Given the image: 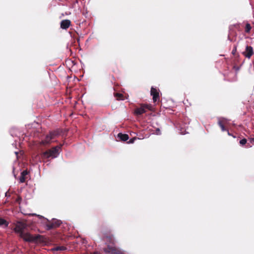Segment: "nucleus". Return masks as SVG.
Here are the masks:
<instances>
[{
    "mask_svg": "<svg viewBox=\"0 0 254 254\" xmlns=\"http://www.w3.org/2000/svg\"><path fill=\"white\" fill-rule=\"evenodd\" d=\"M104 252L111 254H125L124 251L116 248L113 244L108 245L107 248L104 249Z\"/></svg>",
    "mask_w": 254,
    "mask_h": 254,
    "instance_id": "3",
    "label": "nucleus"
},
{
    "mask_svg": "<svg viewBox=\"0 0 254 254\" xmlns=\"http://www.w3.org/2000/svg\"><path fill=\"white\" fill-rule=\"evenodd\" d=\"M150 94L151 95L153 96V100L154 102H156L157 98L159 97V93L157 91V90L152 87L150 91Z\"/></svg>",
    "mask_w": 254,
    "mask_h": 254,
    "instance_id": "8",
    "label": "nucleus"
},
{
    "mask_svg": "<svg viewBox=\"0 0 254 254\" xmlns=\"http://www.w3.org/2000/svg\"><path fill=\"white\" fill-rule=\"evenodd\" d=\"M15 153L16 155H17L18 152H15Z\"/></svg>",
    "mask_w": 254,
    "mask_h": 254,
    "instance_id": "26",
    "label": "nucleus"
},
{
    "mask_svg": "<svg viewBox=\"0 0 254 254\" xmlns=\"http://www.w3.org/2000/svg\"><path fill=\"white\" fill-rule=\"evenodd\" d=\"M251 143H254V138H252L251 139Z\"/></svg>",
    "mask_w": 254,
    "mask_h": 254,
    "instance_id": "22",
    "label": "nucleus"
},
{
    "mask_svg": "<svg viewBox=\"0 0 254 254\" xmlns=\"http://www.w3.org/2000/svg\"><path fill=\"white\" fill-rule=\"evenodd\" d=\"M227 122V120L226 119H224V118H222V120L220 118H219V121H218V125L219 126H220V127H221V129L222 130V131H224L225 130H226L223 124H225Z\"/></svg>",
    "mask_w": 254,
    "mask_h": 254,
    "instance_id": "10",
    "label": "nucleus"
},
{
    "mask_svg": "<svg viewBox=\"0 0 254 254\" xmlns=\"http://www.w3.org/2000/svg\"><path fill=\"white\" fill-rule=\"evenodd\" d=\"M242 54L246 58L250 59L254 54L253 47L247 45L246 47L245 51Z\"/></svg>",
    "mask_w": 254,
    "mask_h": 254,
    "instance_id": "5",
    "label": "nucleus"
},
{
    "mask_svg": "<svg viewBox=\"0 0 254 254\" xmlns=\"http://www.w3.org/2000/svg\"><path fill=\"white\" fill-rule=\"evenodd\" d=\"M155 131L157 135L161 134V131L159 128H156Z\"/></svg>",
    "mask_w": 254,
    "mask_h": 254,
    "instance_id": "19",
    "label": "nucleus"
},
{
    "mask_svg": "<svg viewBox=\"0 0 254 254\" xmlns=\"http://www.w3.org/2000/svg\"><path fill=\"white\" fill-rule=\"evenodd\" d=\"M247 143V139L245 138L242 139L240 141V143L243 145H245Z\"/></svg>",
    "mask_w": 254,
    "mask_h": 254,
    "instance_id": "18",
    "label": "nucleus"
},
{
    "mask_svg": "<svg viewBox=\"0 0 254 254\" xmlns=\"http://www.w3.org/2000/svg\"><path fill=\"white\" fill-rule=\"evenodd\" d=\"M8 222H7L4 219L0 218V227L5 228L8 226Z\"/></svg>",
    "mask_w": 254,
    "mask_h": 254,
    "instance_id": "14",
    "label": "nucleus"
},
{
    "mask_svg": "<svg viewBox=\"0 0 254 254\" xmlns=\"http://www.w3.org/2000/svg\"><path fill=\"white\" fill-rule=\"evenodd\" d=\"M93 254H99V253L98 252H95Z\"/></svg>",
    "mask_w": 254,
    "mask_h": 254,
    "instance_id": "24",
    "label": "nucleus"
},
{
    "mask_svg": "<svg viewBox=\"0 0 254 254\" xmlns=\"http://www.w3.org/2000/svg\"><path fill=\"white\" fill-rule=\"evenodd\" d=\"M58 135V133L57 131L50 132L46 135L45 138L41 141V144L44 145L49 144Z\"/></svg>",
    "mask_w": 254,
    "mask_h": 254,
    "instance_id": "2",
    "label": "nucleus"
},
{
    "mask_svg": "<svg viewBox=\"0 0 254 254\" xmlns=\"http://www.w3.org/2000/svg\"><path fill=\"white\" fill-rule=\"evenodd\" d=\"M61 222L60 220H55L54 222L48 225V227L49 229H50L54 227H57L61 225Z\"/></svg>",
    "mask_w": 254,
    "mask_h": 254,
    "instance_id": "12",
    "label": "nucleus"
},
{
    "mask_svg": "<svg viewBox=\"0 0 254 254\" xmlns=\"http://www.w3.org/2000/svg\"><path fill=\"white\" fill-rule=\"evenodd\" d=\"M28 174V171L27 170H24L21 173V175L19 177V182L23 183L25 181V176Z\"/></svg>",
    "mask_w": 254,
    "mask_h": 254,
    "instance_id": "11",
    "label": "nucleus"
},
{
    "mask_svg": "<svg viewBox=\"0 0 254 254\" xmlns=\"http://www.w3.org/2000/svg\"><path fill=\"white\" fill-rule=\"evenodd\" d=\"M19 236L26 242H32L35 240V239L29 233L23 232Z\"/></svg>",
    "mask_w": 254,
    "mask_h": 254,
    "instance_id": "6",
    "label": "nucleus"
},
{
    "mask_svg": "<svg viewBox=\"0 0 254 254\" xmlns=\"http://www.w3.org/2000/svg\"><path fill=\"white\" fill-rule=\"evenodd\" d=\"M136 138H131L129 141L128 142L129 143H132L134 142V140H135Z\"/></svg>",
    "mask_w": 254,
    "mask_h": 254,
    "instance_id": "20",
    "label": "nucleus"
},
{
    "mask_svg": "<svg viewBox=\"0 0 254 254\" xmlns=\"http://www.w3.org/2000/svg\"><path fill=\"white\" fill-rule=\"evenodd\" d=\"M25 225L24 223L20 222H18L16 225L14 231V232L20 235L23 232H24V229L25 228Z\"/></svg>",
    "mask_w": 254,
    "mask_h": 254,
    "instance_id": "4",
    "label": "nucleus"
},
{
    "mask_svg": "<svg viewBox=\"0 0 254 254\" xmlns=\"http://www.w3.org/2000/svg\"><path fill=\"white\" fill-rule=\"evenodd\" d=\"M187 133V132L186 131H181V133L182 134H185Z\"/></svg>",
    "mask_w": 254,
    "mask_h": 254,
    "instance_id": "23",
    "label": "nucleus"
},
{
    "mask_svg": "<svg viewBox=\"0 0 254 254\" xmlns=\"http://www.w3.org/2000/svg\"><path fill=\"white\" fill-rule=\"evenodd\" d=\"M60 147L56 146L51 149L44 152L43 154V156L46 158H55L57 157L59 155V149Z\"/></svg>",
    "mask_w": 254,
    "mask_h": 254,
    "instance_id": "1",
    "label": "nucleus"
},
{
    "mask_svg": "<svg viewBox=\"0 0 254 254\" xmlns=\"http://www.w3.org/2000/svg\"><path fill=\"white\" fill-rule=\"evenodd\" d=\"M118 137L122 141H125L128 140V135L126 134H123L122 133H119L118 134Z\"/></svg>",
    "mask_w": 254,
    "mask_h": 254,
    "instance_id": "13",
    "label": "nucleus"
},
{
    "mask_svg": "<svg viewBox=\"0 0 254 254\" xmlns=\"http://www.w3.org/2000/svg\"><path fill=\"white\" fill-rule=\"evenodd\" d=\"M147 108V105H143L140 107V108H138L135 109L134 111L135 114L137 115H141L144 113H145L146 110L145 109Z\"/></svg>",
    "mask_w": 254,
    "mask_h": 254,
    "instance_id": "7",
    "label": "nucleus"
},
{
    "mask_svg": "<svg viewBox=\"0 0 254 254\" xmlns=\"http://www.w3.org/2000/svg\"><path fill=\"white\" fill-rule=\"evenodd\" d=\"M66 250V248L64 246H57L53 249V251H63Z\"/></svg>",
    "mask_w": 254,
    "mask_h": 254,
    "instance_id": "16",
    "label": "nucleus"
},
{
    "mask_svg": "<svg viewBox=\"0 0 254 254\" xmlns=\"http://www.w3.org/2000/svg\"><path fill=\"white\" fill-rule=\"evenodd\" d=\"M236 52V47H235L234 49L232 50V54L235 55Z\"/></svg>",
    "mask_w": 254,
    "mask_h": 254,
    "instance_id": "21",
    "label": "nucleus"
},
{
    "mask_svg": "<svg viewBox=\"0 0 254 254\" xmlns=\"http://www.w3.org/2000/svg\"><path fill=\"white\" fill-rule=\"evenodd\" d=\"M115 96L117 97L118 100H123L122 98L123 95L120 93H116Z\"/></svg>",
    "mask_w": 254,
    "mask_h": 254,
    "instance_id": "17",
    "label": "nucleus"
},
{
    "mask_svg": "<svg viewBox=\"0 0 254 254\" xmlns=\"http://www.w3.org/2000/svg\"><path fill=\"white\" fill-rule=\"evenodd\" d=\"M71 22L69 20H63L61 22V28L63 29H66L70 25Z\"/></svg>",
    "mask_w": 254,
    "mask_h": 254,
    "instance_id": "9",
    "label": "nucleus"
},
{
    "mask_svg": "<svg viewBox=\"0 0 254 254\" xmlns=\"http://www.w3.org/2000/svg\"><path fill=\"white\" fill-rule=\"evenodd\" d=\"M228 134L229 135L232 136V135L231 133H230V132H229V131H228Z\"/></svg>",
    "mask_w": 254,
    "mask_h": 254,
    "instance_id": "25",
    "label": "nucleus"
},
{
    "mask_svg": "<svg viewBox=\"0 0 254 254\" xmlns=\"http://www.w3.org/2000/svg\"><path fill=\"white\" fill-rule=\"evenodd\" d=\"M251 29H252V26H251V24L247 22L246 23L245 27V32L247 33H249L251 31Z\"/></svg>",
    "mask_w": 254,
    "mask_h": 254,
    "instance_id": "15",
    "label": "nucleus"
}]
</instances>
